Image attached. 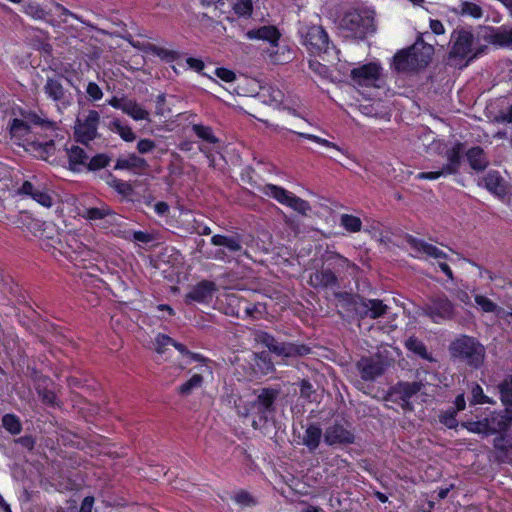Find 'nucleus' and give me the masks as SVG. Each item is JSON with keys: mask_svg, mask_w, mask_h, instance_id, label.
<instances>
[{"mask_svg": "<svg viewBox=\"0 0 512 512\" xmlns=\"http://www.w3.org/2000/svg\"><path fill=\"white\" fill-rule=\"evenodd\" d=\"M350 269L355 271L358 267L337 252H327L323 258L322 266L311 273L309 284L315 289L339 288V278Z\"/></svg>", "mask_w": 512, "mask_h": 512, "instance_id": "nucleus-1", "label": "nucleus"}, {"mask_svg": "<svg viewBox=\"0 0 512 512\" xmlns=\"http://www.w3.org/2000/svg\"><path fill=\"white\" fill-rule=\"evenodd\" d=\"M257 392L256 398L249 402L243 410L239 408L238 412L242 416H250L255 429H262L275 424L280 389L264 387Z\"/></svg>", "mask_w": 512, "mask_h": 512, "instance_id": "nucleus-2", "label": "nucleus"}, {"mask_svg": "<svg viewBox=\"0 0 512 512\" xmlns=\"http://www.w3.org/2000/svg\"><path fill=\"white\" fill-rule=\"evenodd\" d=\"M299 34L310 55L319 56L324 61L337 58L338 50L321 25H302Z\"/></svg>", "mask_w": 512, "mask_h": 512, "instance_id": "nucleus-3", "label": "nucleus"}, {"mask_svg": "<svg viewBox=\"0 0 512 512\" xmlns=\"http://www.w3.org/2000/svg\"><path fill=\"white\" fill-rule=\"evenodd\" d=\"M434 52L432 45L419 38L412 46L399 50L393 56V68L398 72L415 71L428 66Z\"/></svg>", "mask_w": 512, "mask_h": 512, "instance_id": "nucleus-4", "label": "nucleus"}, {"mask_svg": "<svg viewBox=\"0 0 512 512\" xmlns=\"http://www.w3.org/2000/svg\"><path fill=\"white\" fill-rule=\"evenodd\" d=\"M451 358L465 365L479 369L485 360V347L473 336L462 334L449 346Z\"/></svg>", "mask_w": 512, "mask_h": 512, "instance_id": "nucleus-5", "label": "nucleus"}, {"mask_svg": "<svg viewBox=\"0 0 512 512\" xmlns=\"http://www.w3.org/2000/svg\"><path fill=\"white\" fill-rule=\"evenodd\" d=\"M226 286V316H235L241 319H261L266 308L261 303H252L237 292H227Z\"/></svg>", "mask_w": 512, "mask_h": 512, "instance_id": "nucleus-6", "label": "nucleus"}, {"mask_svg": "<svg viewBox=\"0 0 512 512\" xmlns=\"http://www.w3.org/2000/svg\"><path fill=\"white\" fill-rule=\"evenodd\" d=\"M421 315L435 324H441L454 318L455 306L444 293L436 294L429 297L421 307Z\"/></svg>", "mask_w": 512, "mask_h": 512, "instance_id": "nucleus-7", "label": "nucleus"}, {"mask_svg": "<svg viewBox=\"0 0 512 512\" xmlns=\"http://www.w3.org/2000/svg\"><path fill=\"white\" fill-rule=\"evenodd\" d=\"M261 194L276 200L278 203L287 206L302 215H306L311 209L308 201L298 197L279 185L265 183Z\"/></svg>", "mask_w": 512, "mask_h": 512, "instance_id": "nucleus-8", "label": "nucleus"}, {"mask_svg": "<svg viewBox=\"0 0 512 512\" xmlns=\"http://www.w3.org/2000/svg\"><path fill=\"white\" fill-rule=\"evenodd\" d=\"M100 114L96 110H84L79 113L75 121L74 137L77 142L88 145L96 139L98 134V125Z\"/></svg>", "mask_w": 512, "mask_h": 512, "instance_id": "nucleus-9", "label": "nucleus"}, {"mask_svg": "<svg viewBox=\"0 0 512 512\" xmlns=\"http://www.w3.org/2000/svg\"><path fill=\"white\" fill-rule=\"evenodd\" d=\"M371 27V19L357 10L348 11L340 21L339 28L345 38L364 39Z\"/></svg>", "mask_w": 512, "mask_h": 512, "instance_id": "nucleus-10", "label": "nucleus"}, {"mask_svg": "<svg viewBox=\"0 0 512 512\" xmlns=\"http://www.w3.org/2000/svg\"><path fill=\"white\" fill-rule=\"evenodd\" d=\"M405 242L409 245L411 250L414 252L411 255L415 258H419L421 255H426L435 259L447 260L448 255L435 245L427 243L426 241L416 238L411 234H405Z\"/></svg>", "mask_w": 512, "mask_h": 512, "instance_id": "nucleus-11", "label": "nucleus"}, {"mask_svg": "<svg viewBox=\"0 0 512 512\" xmlns=\"http://www.w3.org/2000/svg\"><path fill=\"white\" fill-rule=\"evenodd\" d=\"M451 39L454 40L449 55L451 58L464 59L472 51L474 35L471 31L460 29L452 33Z\"/></svg>", "mask_w": 512, "mask_h": 512, "instance_id": "nucleus-12", "label": "nucleus"}, {"mask_svg": "<svg viewBox=\"0 0 512 512\" xmlns=\"http://www.w3.org/2000/svg\"><path fill=\"white\" fill-rule=\"evenodd\" d=\"M324 442L328 446L350 445L355 442V434L339 422H334L325 429Z\"/></svg>", "mask_w": 512, "mask_h": 512, "instance_id": "nucleus-13", "label": "nucleus"}, {"mask_svg": "<svg viewBox=\"0 0 512 512\" xmlns=\"http://www.w3.org/2000/svg\"><path fill=\"white\" fill-rule=\"evenodd\" d=\"M483 420L487 421L489 436L507 432L512 427V410L504 408L492 411Z\"/></svg>", "mask_w": 512, "mask_h": 512, "instance_id": "nucleus-14", "label": "nucleus"}, {"mask_svg": "<svg viewBox=\"0 0 512 512\" xmlns=\"http://www.w3.org/2000/svg\"><path fill=\"white\" fill-rule=\"evenodd\" d=\"M248 353H253V351L244 350L236 353L233 357H229L238 380L252 381L255 379L254 360H250Z\"/></svg>", "mask_w": 512, "mask_h": 512, "instance_id": "nucleus-15", "label": "nucleus"}, {"mask_svg": "<svg viewBox=\"0 0 512 512\" xmlns=\"http://www.w3.org/2000/svg\"><path fill=\"white\" fill-rule=\"evenodd\" d=\"M381 71L382 67L379 63L369 62L353 68L350 77L358 85L369 86L380 79Z\"/></svg>", "mask_w": 512, "mask_h": 512, "instance_id": "nucleus-16", "label": "nucleus"}, {"mask_svg": "<svg viewBox=\"0 0 512 512\" xmlns=\"http://www.w3.org/2000/svg\"><path fill=\"white\" fill-rule=\"evenodd\" d=\"M356 367L364 381H373L384 373L382 362L372 357H362Z\"/></svg>", "mask_w": 512, "mask_h": 512, "instance_id": "nucleus-17", "label": "nucleus"}, {"mask_svg": "<svg viewBox=\"0 0 512 512\" xmlns=\"http://www.w3.org/2000/svg\"><path fill=\"white\" fill-rule=\"evenodd\" d=\"M422 386L423 384L419 381H398L389 389V395L396 396L397 399L409 406V400L421 390Z\"/></svg>", "mask_w": 512, "mask_h": 512, "instance_id": "nucleus-18", "label": "nucleus"}, {"mask_svg": "<svg viewBox=\"0 0 512 512\" xmlns=\"http://www.w3.org/2000/svg\"><path fill=\"white\" fill-rule=\"evenodd\" d=\"M464 148V143L457 141L450 149L446 150L445 157L447 158V163L442 168L448 175L459 173Z\"/></svg>", "mask_w": 512, "mask_h": 512, "instance_id": "nucleus-19", "label": "nucleus"}, {"mask_svg": "<svg viewBox=\"0 0 512 512\" xmlns=\"http://www.w3.org/2000/svg\"><path fill=\"white\" fill-rule=\"evenodd\" d=\"M483 186L492 194L504 197L507 194V185L499 171L490 170L481 179Z\"/></svg>", "mask_w": 512, "mask_h": 512, "instance_id": "nucleus-20", "label": "nucleus"}, {"mask_svg": "<svg viewBox=\"0 0 512 512\" xmlns=\"http://www.w3.org/2000/svg\"><path fill=\"white\" fill-rule=\"evenodd\" d=\"M248 39H257L267 41L273 48H278V42L281 34L275 26L264 25L257 29L249 30L246 33Z\"/></svg>", "mask_w": 512, "mask_h": 512, "instance_id": "nucleus-21", "label": "nucleus"}, {"mask_svg": "<svg viewBox=\"0 0 512 512\" xmlns=\"http://www.w3.org/2000/svg\"><path fill=\"white\" fill-rule=\"evenodd\" d=\"M216 291V285L212 281L203 280L195 285L186 295V302H206L210 300Z\"/></svg>", "mask_w": 512, "mask_h": 512, "instance_id": "nucleus-22", "label": "nucleus"}, {"mask_svg": "<svg viewBox=\"0 0 512 512\" xmlns=\"http://www.w3.org/2000/svg\"><path fill=\"white\" fill-rule=\"evenodd\" d=\"M311 353V347L303 343L279 342L277 356L285 358L303 357Z\"/></svg>", "mask_w": 512, "mask_h": 512, "instance_id": "nucleus-23", "label": "nucleus"}, {"mask_svg": "<svg viewBox=\"0 0 512 512\" xmlns=\"http://www.w3.org/2000/svg\"><path fill=\"white\" fill-rule=\"evenodd\" d=\"M250 360H254L255 379L268 375L274 371V364L271 360L269 352L262 351L260 353H248Z\"/></svg>", "mask_w": 512, "mask_h": 512, "instance_id": "nucleus-24", "label": "nucleus"}, {"mask_svg": "<svg viewBox=\"0 0 512 512\" xmlns=\"http://www.w3.org/2000/svg\"><path fill=\"white\" fill-rule=\"evenodd\" d=\"M82 217L91 221L107 219L106 222L112 225L117 222L118 216L109 206L102 205L101 207H91L85 209Z\"/></svg>", "mask_w": 512, "mask_h": 512, "instance_id": "nucleus-25", "label": "nucleus"}, {"mask_svg": "<svg viewBox=\"0 0 512 512\" xmlns=\"http://www.w3.org/2000/svg\"><path fill=\"white\" fill-rule=\"evenodd\" d=\"M465 156L470 168L474 171H484L489 165V159L484 149L480 146H473L469 148L466 151Z\"/></svg>", "mask_w": 512, "mask_h": 512, "instance_id": "nucleus-26", "label": "nucleus"}, {"mask_svg": "<svg viewBox=\"0 0 512 512\" xmlns=\"http://www.w3.org/2000/svg\"><path fill=\"white\" fill-rule=\"evenodd\" d=\"M485 39L499 47L512 46V27L510 29L505 27H491L489 34L485 36Z\"/></svg>", "mask_w": 512, "mask_h": 512, "instance_id": "nucleus-27", "label": "nucleus"}, {"mask_svg": "<svg viewBox=\"0 0 512 512\" xmlns=\"http://www.w3.org/2000/svg\"><path fill=\"white\" fill-rule=\"evenodd\" d=\"M322 436L324 437V433L319 424L311 423L304 431L302 444L306 446L310 452H315L321 443Z\"/></svg>", "mask_w": 512, "mask_h": 512, "instance_id": "nucleus-28", "label": "nucleus"}, {"mask_svg": "<svg viewBox=\"0 0 512 512\" xmlns=\"http://www.w3.org/2000/svg\"><path fill=\"white\" fill-rule=\"evenodd\" d=\"M44 92L48 97L56 102H61L63 105H69L70 103L67 99L66 90L59 78H48L44 85Z\"/></svg>", "mask_w": 512, "mask_h": 512, "instance_id": "nucleus-29", "label": "nucleus"}, {"mask_svg": "<svg viewBox=\"0 0 512 512\" xmlns=\"http://www.w3.org/2000/svg\"><path fill=\"white\" fill-rule=\"evenodd\" d=\"M361 306L364 310L363 312L359 311V313L364 316H369L371 319L383 317L388 310V306L380 299L361 298Z\"/></svg>", "mask_w": 512, "mask_h": 512, "instance_id": "nucleus-30", "label": "nucleus"}, {"mask_svg": "<svg viewBox=\"0 0 512 512\" xmlns=\"http://www.w3.org/2000/svg\"><path fill=\"white\" fill-rule=\"evenodd\" d=\"M19 193L32 197L44 207L52 206L51 196L40 188H36L31 182L25 181L19 188Z\"/></svg>", "mask_w": 512, "mask_h": 512, "instance_id": "nucleus-31", "label": "nucleus"}, {"mask_svg": "<svg viewBox=\"0 0 512 512\" xmlns=\"http://www.w3.org/2000/svg\"><path fill=\"white\" fill-rule=\"evenodd\" d=\"M230 498L240 509L253 508L259 504L258 498L245 489L233 491Z\"/></svg>", "mask_w": 512, "mask_h": 512, "instance_id": "nucleus-32", "label": "nucleus"}, {"mask_svg": "<svg viewBox=\"0 0 512 512\" xmlns=\"http://www.w3.org/2000/svg\"><path fill=\"white\" fill-rule=\"evenodd\" d=\"M69 167L72 171H79V166H87L89 156L85 150L79 146L73 145L67 149Z\"/></svg>", "mask_w": 512, "mask_h": 512, "instance_id": "nucleus-33", "label": "nucleus"}, {"mask_svg": "<svg viewBox=\"0 0 512 512\" xmlns=\"http://www.w3.org/2000/svg\"><path fill=\"white\" fill-rule=\"evenodd\" d=\"M404 346L408 351L414 353L423 360L429 362L435 361L432 354L428 352L427 347L423 343V341L419 340L415 336H410L408 339H406V341L404 342Z\"/></svg>", "mask_w": 512, "mask_h": 512, "instance_id": "nucleus-34", "label": "nucleus"}, {"mask_svg": "<svg viewBox=\"0 0 512 512\" xmlns=\"http://www.w3.org/2000/svg\"><path fill=\"white\" fill-rule=\"evenodd\" d=\"M148 167L147 161L136 154H130L126 158H119L116 161L115 170L128 169V170H144Z\"/></svg>", "mask_w": 512, "mask_h": 512, "instance_id": "nucleus-35", "label": "nucleus"}, {"mask_svg": "<svg viewBox=\"0 0 512 512\" xmlns=\"http://www.w3.org/2000/svg\"><path fill=\"white\" fill-rule=\"evenodd\" d=\"M498 390L504 408H510L512 410V375L499 383Z\"/></svg>", "mask_w": 512, "mask_h": 512, "instance_id": "nucleus-36", "label": "nucleus"}, {"mask_svg": "<svg viewBox=\"0 0 512 512\" xmlns=\"http://www.w3.org/2000/svg\"><path fill=\"white\" fill-rule=\"evenodd\" d=\"M123 112L134 120H146L148 119L149 113L142 108L136 101L127 99L124 106Z\"/></svg>", "mask_w": 512, "mask_h": 512, "instance_id": "nucleus-37", "label": "nucleus"}, {"mask_svg": "<svg viewBox=\"0 0 512 512\" xmlns=\"http://www.w3.org/2000/svg\"><path fill=\"white\" fill-rule=\"evenodd\" d=\"M241 181L244 184L249 185L256 192H259V193L262 192V188H263L264 184H261L258 181V175L252 167L247 166L242 170Z\"/></svg>", "mask_w": 512, "mask_h": 512, "instance_id": "nucleus-38", "label": "nucleus"}, {"mask_svg": "<svg viewBox=\"0 0 512 512\" xmlns=\"http://www.w3.org/2000/svg\"><path fill=\"white\" fill-rule=\"evenodd\" d=\"M108 128L120 135V137L127 142H132L136 139V135L131 127L124 125L120 120L114 119L108 124Z\"/></svg>", "mask_w": 512, "mask_h": 512, "instance_id": "nucleus-39", "label": "nucleus"}, {"mask_svg": "<svg viewBox=\"0 0 512 512\" xmlns=\"http://www.w3.org/2000/svg\"><path fill=\"white\" fill-rule=\"evenodd\" d=\"M340 226L349 233H357L362 229V220L352 214H342L340 216Z\"/></svg>", "mask_w": 512, "mask_h": 512, "instance_id": "nucleus-40", "label": "nucleus"}, {"mask_svg": "<svg viewBox=\"0 0 512 512\" xmlns=\"http://www.w3.org/2000/svg\"><path fill=\"white\" fill-rule=\"evenodd\" d=\"M46 382H47V380L44 379L42 381V383L39 382L37 384V386H36L37 394L44 404L49 405V406H55V405H57L56 394L47 388Z\"/></svg>", "mask_w": 512, "mask_h": 512, "instance_id": "nucleus-41", "label": "nucleus"}, {"mask_svg": "<svg viewBox=\"0 0 512 512\" xmlns=\"http://www.w3.org/2000/svg\"><path fill=\"white\" fill-rule=\"evenodd\" d=\"M461 426L468 432L479 434L485 437L489 436L487 421H484L483 419L477 421H464L461 423Z\"/></svg>", "mask_w": 512, "mask_h": 512, "instance_id": "nucleus-42", "label": "nucleus"}, {"mask_svg": "<svg viewBox=\"0 0 512 512\" xmlns=\"http://www.w3.org/2000/svg\"><path fill=\"white\" fill-rule=\"evenodd\" d=\"M290 132L297 134L300 138L312 141V142L322 145L326 148H332L339 152H342L341 148L337 144H335L325 138H322V137H319L317 135L310 134V133L295 132L292 130H290Z\"/></svg>", "mask_w": 512, "mask_h": 512, "instance_id": "nucleus-43", "label": "nucleus"}, {"mask_svg": "<svg viewBox=\"0 0 512 512\" xmlns=\"http://www.w3.org/2000/svg\"><path fill=\"white\" fill-rule=\"evenodd\" d=\"M493 446L500 452L508 453L512 451V437H510L507 432L497 434L494 438Z\"/></svg>", "mask_w": 512, "mask_h": 512, "instance_id": "nucleus-44", "label": "nucleus"}, {"mask_svg": "<svg viewBox=\"0 0 512 512\" xmlns=\"http://www.w3.org/2000/svg\"><path fill=\"white\" fill-rule=\"evenodd\" d=\"M2 426L13 435L19 434L22 430L19 418L13 414H5L2 417Z\"/></svg>", "mask_w": 512, "mask_h": 512, "instance_id": "nucleus-45", "label": "nucleus"}, {"mask_svg": "<svg viewBox=\"0 0 512 512\" xmlns=\"http://www.w3.org/2000/svg\"><path fill=\"white\" fill-rule=\"evenodd\" d=\"M457 414L451 408L441 411L438 415L439 422L444 425L447 429H456L459 425L457 421Z\"/></svg>", "mask_w": 512, "mask_h": 512, "instance_id": "nucleus-46", "label": "nucleus"}, {"mask_svg": "<svg viewBox=\"0 0 512 512\" xmlns=\"http://www.w3.org/2000/svg\"><path fill=\"white\" fill-rule=\"evenodd\" d=\"M233 10L237 16L249 18L253 12L252 0H236L233 3Z\"/></svg>", "mask_w": 512, "mask_h": 512, "instance_id": "nucleus-47", "label": "nucleus"}, {"mask_svg": "<svg viewBox=\"0 0 512 512\" xmlns=\"http://www.w3.org/2000/svg\"><path fill=\"white\" fill-rule=\"evenodd\" d=\"M460 13L461 15L471 16L475 19H479L483 16L482 8L478 4L470 1H463L461 3Z\"/></svg>", "mask_w": 512, "mask_h": 512, "instance_id": "nucleus-48", "label": "nucleus"}, {"mask_svg": "<svg viewBox=\"0 0 512 512\" xmlns=\"http://www.w3.org/2000/svg\"><path fill=\"white\" fill-rule=\"evenodd\" d=\"M203 382V377L200 374H194L188 381L183 383L178 392L182 396H187L191 394L194 388L200 387Z\"/></svg>", "mask_w": 512, "mask_h": 512, "instance_id": "nucleus-49", "label": "nucleus"}, {"mask_svg": "<svg viewBox=\"0 0 512 512\" xmlns=\"http://www.w3.org/2000/svg\"><path fill=\"white\" fill-rule=\"evenodd\" d=\"M110 160L111 158L107 154H97L88 161L86 167L90 171L100 170L105 168L109 164Z\"/></svg>", "mask_w": 512, "mask_h": 512, "instance_id": "nucleus-50", "label": "nucleus"}, {"mask_svg": "<svg viewBox=\"0 0 512 512\" xmlns=\"http://www.w3.org/2000/svg\"><path fill=\"white\" fill-rule=\"evenodd\" d=\"M30 131V126L28 123L21 119H13L12 124L10 126V133L14 137H23L28 134Z\"/></svg>", "mask_w": 512, "mask_h": 512, "instance_id": "nucleus-51", "label": "nucleus"}, {"mask_svg": "<svg viewBox=\"0 0 512 512\" xmlns=\"http://www.w3.org/2000/svg\"><path fill=\"white\" fill-rule=\"evenodd\" d=\"M474 301L485 313H493L498 309V305L484 295H475Z\"/></svg>", "mask_w": 512, "mask_h": 512, "instance_id": "nucleus-52", "label": "nucleus"}, {"mask_svg": "<svg viewBox=\"0 0 512 512\" xmlns=\"http://www.w3.org/2000/svg\"><path fill=\"white\" fill-rule=\"evenodd\" d=\"M192 129L199 138H201L209 143H217L218 142V139L213 135L210 127L199 125V124H194L192 126Z\"/></svg>", "mask_w": 512, "mask_h": 512, "instance_id": "nucleus-53", "label": "nucleus"}, {"mask_svg": "<svg viewBox=\"0 0 512 512\" xmlns=\"http://www.w3.org/2000/svg\"><path fill=\"white\" fill-rule=\"evenodd\" d=\"M261 92H259V95H262L263 97L266 96V93L268 94V102L270 103H280L283 99V93L278 88L268 86V87H261ZM264 102H267V100H264Z\"/></svg>", "mask_w": 512, "mask_h": 512, "instance_id": "nucleus-54", "label": "nucleus"}, {"mask_svg": "<svg viewBox=\"0 0 512 512\" xmlns=\"http://www.w3.org/2000/svg\"><path fill=\"white\" fill-rule=\"evenodd\" d=\"M108 184L114 188L119 194H122L124 196H129L132 194L133 189L130 183L119 180L117 178H112L111 181L108 182Z\"/></svg>", "mask_w": 512, "mask_h": 512, "instance_id": "nucleus-55", "label": "nucleus"}, {"mask_svg": "<svg viewBox=\"0 0 512 512\" xmlns=\"http://www.w3.org/2000/svg\"><path fill=\"white\" fill-rule=\"evenodd\" d=\"M258 340L265 345L268 350L272 353H276L279 345V341L275 337L267 332H261L258 335Z\"/></svg>", "mask_w": 512, "mask_h": 512, "instance_id": "nucleus-56", "label": "nucleus"}, {"mask_svg": "<svg viewBox=\"0 0 512 512\" xmlns=\"http://www.w3.org/2000/svg\"><path fill=\"white\" fill-rule=\"evenodd\" d=\"M471 393V404H485L491 402L489 397L484 394L483 389L479 384H474Z\"/></svg>", "mask_w": 512, "mask_h": 512, "instance_id": "nucleus-57", "label": "nucleus"}, {"mask_svg": "<svg viewBox=\"0 0 512 512\" xmlns=\"http://www.w3.org/2000/svg\"><path fill=\"white\" fill-rule=\"evenodd\" d=\"M25 12L35 19L45 18L46 12L38 4L29 3L25 7Z\"/></svg>", "mask_w": 512, "mask_h": 512, "instance_id": "nucleus-58", "label": "nucleus"}, {"mask_svg": "<svg viewBox=\"0 0 512 512\" xmlns=\"http://www.w3.org/2000/svg\"><path fill=\"white\" fill-rule=\"evenodd\" d=\"M441 176H448V174L444 172L443 168L438 171L419 172L416 178L420 180H436Z\"/></svg>", "mask_w": 512, "mask_h": 512, "instance_id": "nucleus-59", "label": "nucleus"}, {"mask_svg": "<svg viewBox=\"0 0 512 512\" xmlns=\"http://www.w3.org/2000/svg\"><path fill=\"white\" fill-rule=\"evenodd\" d=\"M299 390H300L301 397L307 398V399H309L311 397V395L315 392L313 385L307 379H302L300 381Z\"/></svg>", "mask_w": 512, "mask_h": 512, "instance_id": "nucleus-60", "label": "nucleus"}, {"mask_svg": "<svg viewBox=\"0 0 512 512\" xmlns=\"http://www.w3.org/2000/svg\"><path fill=\"white\" fill-rule=\"evenodd\" d=\"M173 343L174 340L171 337L159 334L156 338V351L158 353H164L165 347L170 344L172 345Z\"/></svg>", "mask_w": 512, "mask_h": 512, "instance_id": "nucleus-61", "label": "nucleus"}, {"mask_svg": "<svg viewBox=\"0 0 512 512\" xmlns=\"http://www.w3.org/2000/svg\"><path fill=\"white\" fill-rule=\"evenodd\" d=\"M86 92L90 99L96 101L100 100L103 96L101 88L94 82H90L87 86Z\"/></svg>", "mask_w": 512, "mask_h": 512, "instance_id": "nucleus-62", "label": "nucleus"}, {"mask_svg": "<svg viewBox=\"0 0 512 512\" xmlns=\"http://www.w3.org/2000/svg\"><path fill=\"white\" fill-rule=\"evenodd\" d=\"M166 96L165 94H160L157 96L156 100V114L160 116H165L170 112V109L165 106Z\"/></svg>", "mask_w": 512, "mask_h": 512, "instance_id": "nucleus-63", "label": "nucleus"}, {"mask_svg": "<svg viewBox=\"0 0 512 512\" xmlns=\"http://www.w3.org/2000/svg\"><path fill=\"white\" fill-rule=\"evenodd\" d=\"M155 147V143L150 139H142L137 144V149L141 154L151 152Z\"/></svg>", "mask_w": 512, "mask_h": 512, "instance_id": "nucleus-64", "label": "nucleus"}]
</instances>
